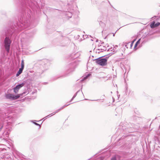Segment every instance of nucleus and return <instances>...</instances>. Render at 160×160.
I'll return each instance as SVG.
<instances>
[{"instance_id":"b1692460","label":"nucleus","mask_w":160,"mask_h":160,"mask_svg":"<svg viewBox=\"0 0 160 160\" xmlns=\"http://www.w3.org/2000/svg\"><path fill=\"white\" fill-rule=\"evenodd\" d=\"M138 44H137L136 43V44H135V46H134V48H136V47H137V45Z\"/></svg>"},{"instance_id":"a211bd4d","label":"nucleus","mask_w":160,"mask_h":160,"mask_svg":"<svg viewBox=\"0 0 160 160\" xmlns=\"http://www.w3.org/2000/svg\"><path fill=\"white\" fill-rule=\"evenodd\" d=\"M110 50L111 51H112L113 52H116V51H115V49L114 48H111L110 49Z\"/></svg>"},{"instance_id":"6ab92c4d","label":"nucleus","mask_w":160,"mask_h":160,"mask_svg":"<svg viewBox=\"0 0 160 160\" xmlns=\"http://www.w3.org/2000/svg\"><path fill=\"white\" fill-rule=\"evenodd\" d=\"M140 40H141V39H139L137 42H136V43L137 44H139L140 42Z\"/></svg>"},{"instance_id":"39448f33","label":"nucleus","mask_w":160,"mask_h":160,"mask_svg":"<svg viewBox=\"0 0 160 160\" xmlns=\"http://www.w3.org/2000/svg\"><path fill=\"white\" fill-rule=\"evenodd\" d=\"M3 126H0V138H1L5 139L8 137L9 133L7 131H5L4 130H2Z\"/></svg>"},{"instance_id":"f3484780","label":"nucleus","mask_w":160,"mask_h":160,"mask_svg":"<svg viewBox=\"0 0 160 160\" xmlns=\"http://www.w3.org/2000/svg\"><path fill=\"white\" fill-rule=\"evenodd\" d=\"M160 25V22H157L155 24V27H156L158 26H159Z\"/></svg>"},{"instance_id":"9b49d317","label":"nucleus","mask_w":160,"mask_h":160,"mask_svg":"<svg viewBox=\"0 0 160 160\" xmlns=\"http://www.w3.org/2000/svg\"><path fill=\"white\" fill-rule=\"evenodd\" d=\"M34 35V33L32 32H30L29 33H27V38H29L32 37Z\"/></svg>"},{"instance_id":"412c9836","label":"nucleus","mask_w":160,"mask_h":160,"mask_svg":"<svg viewBox=\"0 0 160 160\" xmlns=\"http://www.w3.org/2000/svg\"><path fill=\"white\" fill-rule=\"evenodd\" d=\"M48 117L47 116L45 117H44V118H43L42 119H43V120H44L45 119H47Z\"/></svg>"},{"instance_id":"1a4fd4ad","label":"nucleus","mask_w":160,"mask_h":160,"mask_svg":"<svg viewBox=\"0 0 160 160\" xmlns=\"http://www.w3.org/2000/svg\"><path fill=\"white\" fill-rule=\"evenodd\" d=\"M80 55L79 52H77L75 54L72 53L71 54V57L73 59H75L78 58Z\"/></svg>"},{"instance_id":"c756f323","label":"nucleus","mask_w":160,"mask_h":160,"mask_svg":"<svg viewBox=\"0 0 160 160\" xmlns=\"http://www.w3.org/2000/svg\"><path fill=\"white\" fill-rule=\"evenodd\" d=\"M0 150L2 151V148H0Z\"/></svg>"},{"instance_id":"393cba45","label":"nucleus","mask_w":160,"mask_h":160,"mask_svg":"<svg viewBox=\"0 0 160 160\" xmlns=\"http://www.w3.org/2000/svg\"><path fill=\"white\" fill-rule=\"evenodd\" d=\"M52 115H51V114H49V115H48L47 116L48 117H51Z\"/></svg>"},{"instance_id":"4468645a","label":"nucleus","mask_w":160,"mask_h":160,"mask_svg":"<svg viewBox=\"0 0 160 160\" xmlns=\"http://www.w3.org/2000/svg\"><path fill=\"white\" fill-rule=\"evenodd\" d=\"M21 65V68L24 69V60H22Z\"/></svg>"},{"instance_id":"2eb2a0df","label":"nucleus","mask_w":160,"mask_h":160,"mask_svg":"<svg viewBox=\"0 0 160 160\" xmlns=\"http://www.w3.org/2000/svg\"><path fill=\"white\" fill-rule=\"evenodd\" d=\"M155 24L154 22H153L150 25L151 27L152 28H153L155 27Z\"/></svg>"},{"instance_id":"f704fd0d","label":"nucleus","mask_w":160,"mask_h":160,"mask_svg":"<svg viewBox=\"0 0 160 160\" xmlns=\"http://www.w3.org/2000/svg\"><path fill=\"white\" fill-rule=\"evenodd\" d=\"M121 157H120V160H121Z\"/></svg>"},{"instance_id":"6e6552de","label":"nucleus","mask_w":160,"mask_h":160,"mask_svg":"<svg viewBox=\"0 0 160 160\" xmlns=\"http://www.w3.org/2000/svg\"><path fill=\"white\" fill-rule=\"evenodd\" d=\"M69 104H66L64 106H63L62 107H61L60 109L57 110L56 111L54 112H53L52 113V114H53L52 115H53L55 114V113L58 112L60 111L61 110H62L63 108H64L65 107H66L68 106Z\"/></svg>"},{"instance_id":"2f4dec72","label":"nucleus","mask_w":160,"mask_h":160,"mask_svg":"<svg viewBox=\"0 0 160 160\" xmlns=\"http://www.w3.org/2000/svg\"><path fill=\"white\" fill-rule=\"evenodd\" d=\"M159 128V129H160V125Z\"/></svg>"},{"instance_id":"473e14b6","label":"nucleus","mask_w":160,"mask_h":160,"mask_svg":"<svg viewBox=\"0 0 160 160\" xmlns=\"http://www.w3.org/2000/svg\"><path fill=\"white\" fill-rule=\"evenodd\" d=\"M159 128V129H160V125Z\"/></svg>"},{"instance_id":"20e7f679","label":"nucleus","mask_w":160,"mask_h":160,"mask_svg":"<svg viewBox=\"0 0 160 160\" xmlns=\"http://www.w3.org/2000/svg\"><path fill=\"white\" fill-rule=\"evenodd\" d=\"M95 60L97 64L101 66H104L107 64V60L105 58H100L95 59Z\"/></svg>"},{"instance_id":"aec40b11","label":"nucleus","mask_w":160,"mask_h":160,"mask_svg":"<svg viewBox=\"0 0 160 160\" xmlns=\"http://www.w3.org/2000/svg\"><path fill=\"white\" fill-rule=\"evenodd\" d=\"M33 123L35 124L36 125H37V126H39L40 127H41L40 124H39L36 123V122H33Z\"/></svg>"},{"instance_id":"f257e3e1","label":"nucleus","mask_w":160,"mask_h":160,"mask_svg":"<svg viewBox=\"0 0 160 160\" xmlns=\"http://www.w3.org/2000/svg\"><path fill=\"white\" fill-rule=\"evenodd\" d=\"M15 30L13 27L8 28L5 32L6 38L4 41V46L7 52H9L10 45L12 42L11 38Z\"/></svg>"},{"instance_id":"cd10ccee","label":"nucleus","mask_w":160,"mask_h":160,"mask_svg":"<svg viewBox=\"0 0 160 160\" xmlns=\"http://www.w3.org/2000/svg\"><path fill=\"white\" fill-rule=\"evenodd\" d=\"M157 141L158 142V143H159V142H160V141H159V140H157Z\"/></svg>"},{"instance_id":"dca6fc26","label":"nucleus","mask_w":160,"mask_h":160,"mask_svg":"<svg viewBox=\"0 0 160 160\" xmlns=\"http://www.w3.org/2000/svg\"><path fill=\"white\" fill-rule=\"evenodd\" d=\"M78 91L73 96V97L72 98V99H71L70 102H71L72 100H73V99L76 97V96L77 95V93L78 92Z\"/></svg>"},{"instance_id":"f03ea898","label":"nucleus","mask_w":160,"mask_h":160,"mask_svg":"<svg viewBox=\"0 0 160 160\" xmlns=\"http://www.w3.org/2000/svg\"><path fill=\"white\" fill-rule=\"evenodd\" d=\"M19 23L18 24V25H20L21 28H20V30L23 29L28 27L29 25V20L26 19L24 17H22V18L19 20Z\"/></svg>"},{"instance_id":"c85d7f7f","label":"nucleus","mask_w":160,"mask_h":160,"mask_svg":"<svg viewBox=\"0 0 160 160\" xmlns=\"http://www.w3.org/2000/svg\"><path fill=\"white\" fill-rule=\"evenodd\" d=\"M115 77H116V76H115V75H114L113 76V78H115Z\"/></svg>"},{"instance_id":"0eeeda50","label":"nucleus","mask_w":160,"mask_h":160,"mask_svg":"<svg viewBox=\"0 0 160 160\" xmlns=\"http://www.w3.org/2000/svg\"><path fill=\"white\" fill-rule=\"evenodd\" d=\"M75 68V65H73L72 67L68 69L66 71V73L67 75H68L69 73L73 72Z\"/></svg>"},{"instance_id":"72a5a7b5","label":"nucleus","mask_w":160,"mask_h":160,"mask_svg":"<svg viewBox=\"0 0 160 160\" xmlns=\"http://www.w3.org/2000/svg\"><path fill=\"white\" fill-rule=\"evenodd\" d=\"M98 42V40H97V41H96V42Z\"/></svg>"},{"instance_id":"5701e85b","label":"nucleus","mask_w":160,"mask_h":160,"mask_svg":"<svg viewBox=\"0 0 160 160\" xmlns=\"http://www.w3.org/2000/svg\"><path fill=\"white\" fill-rule=\"evenodd\" d=\"M11 108H11V107H9V108H7V110H11Z\"/></svg>"},{"instance_id":"7c9ffc66","label":"nucleus","mask_w":160,"mask_h":160,"mask_svg":"<svg viewBox=\"0 0 160 160\" xmlns=\"http://www.w3.org/2000/svg\"><path fill=\"white\" fill-rule=\"evenodd\" d=\"M115 36V34H113V36Z\"/></svg>"},{"instance_id":"a878e982","label":"nucleus","mask_w":160,"mask_h":160,"mask_svg":"<svg viewBox=\"0 0 160 160\" xmlns=\"http://www.w3.org/2000/svg\"><path fill=\"white\" fill-rule=\"evenodd\" d=\"M118 47L117 45H116L115 47H113L115 49H116V48Z\"/></svg>"},{"instance_id":"7ed1b4c3","label":"nucleus","mask_w":160,"mask_h":160,"mask_svg":"<svg viewBox=\"0 0 160 160\" xmlns=\"http://www.w3.org/2000/svg\"><path fill=\"white\" fill-rule=\"evenodd\" d=\"M27 93V92H25L22 94L18 95H14L13 94L9 93L6 94L5 97L6 98L8 99L13 100H15L18 98L19 97H20V96H25L27 94H26V93Z\"/></svg>"},{"instance_id":"9d476101","label":"nucleus","mask_w":160,"mask_h":160,"mask_svg":"<svg viewBox=\"0 0 160 160\" xmlns=\"http://www.w3.org/2000/svg\"><path fill=\"white\" fill-rule=\"evenodd\" d=\"M120 157L118 155H116L112 157L111 160H120Z\"/></svg>"},{"instance_id":"423d86ee","label":"nucleus","mask_w":160,"mask_h":160,"mask_svg":"<svg viewBox=\"0 0 160 160\" xmlns=\"http://www.w3.org/2000/svg\"><path fill=\"white\" fill-rule=\"evenodd\" d=\"M24 84H25L24 83H22L17 85L13 88L14 92L16 93H17L18 92L19 89L22 87L23 86Z\"/></svg>"},{"instance_id":"f8f14e48","label":"nucleus","mask_w":160,"mask_h":160,"mask_svg":"<svg viewBox=\"0 0 160 160\" xmlns=\"http://www.w3.org/2000/svg\"><path fill=\"white\" fill-rule=\"evenodd\" d=\"M23 69V68H19V71L16 74L17 77L19 76L22 73Z\"/></svg>"},{"instance_id":"bb28decb","label":"nucleus","mask_w":160,"mask_h":160,"mask_svg":"<svg viewBox=\"0 0 160 160\" xmlns=\"http://www.w3.org/2000/svg\"><path fill=\"white\" fill-rule=\"evenodd\" d=\"M101 49V50H105V51L106 50V49Z\"/></svg>"},{"instance_id":"4be33fe9","label":"nucleus","mask_w":160,"mask_h":160,"mask_svg":"<svg viewBox=\"0 0 160 160\" xmlns=\"http://www.w3.org/2000/svg\"><path fill=\"white\" fill-rule=\"evenodd\" d=\"M48 117L47 116L45 117H44V118H43L42 119H43V120H44L45 119H47Z\"/></svg>"},{"instance_id":"ddd939ff","label":"nucleus","mask_w":160,"mask_h":160,"mask_svg":"<svg viewBox=\"0 0 160 160\" xmlns=\"http://www.w3.org/2000/svg\"><path fill=\"white\" fill-rule=\"evenodd\" d=\"M91 75L90 74H88L86 76L83 77V78L82 79V81H84L87 78H88Z\"/></svg>"}]
</instances>
